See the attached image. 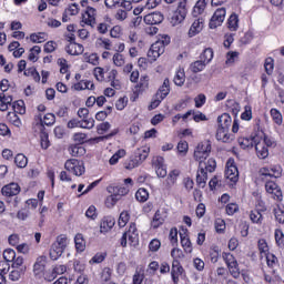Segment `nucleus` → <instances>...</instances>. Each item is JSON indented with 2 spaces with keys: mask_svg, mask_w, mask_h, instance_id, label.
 I'll return each mask as SVG.
<instances>
[{
  "mask_svg": "<svg viewBox=\"0 0 284 284\" xmlns=\"http://www.w3.org/2000/svg\"><path fill=\"white\" fill-rule=\"evenodd\" d=\"M216 170V160L209 159L207 162L199 163V170L196 173V185L199 187H205L207 185V172L212 173Z\"/></svg>",
  "mask_w": 284,
  "mask_h": 284,
  "instance_id": "f257e3e1",
  "label": "nucleus"
},
{
  "mask_svg": "<svg viewBox=\"0 0 284 284\" xmlns=\"http://www.w3.org/2000/svg\"><path fill=\"white\" fill-rule=\"evenodd\" d=\"M165 45H170V37L168 36L162 37V39H159L151 45L150 50L148 51V58L150 59L151 63L152 61H156V59H159V57L165 52Z\"/></svg>",
  "mask_w": 284,
  "mask_h": 284,
  "instance_id": "f03ea898",
  "label": "nucleus"
},
{
  "mask_svg": "<svg viewBox=\"0 0 284 284\" xmlns=\"http://www.w3.org/2000/svg\"><path fill=\"white\" fill-rule=\"evenodd\" d=\"M128 240L130 245L136 247L139 245V229H136V223L132 222L126 232L123 233L120 245L122 247H128Z\"/></svg>",
  "mask_w": 284,
  "mask_h": 284,
  "instance_id": "7ed1b4c3",
  "label": "nucleus"
},
{
  "mask_svg": "<svg viewBox=\"0 0 284 284\" xmlns=\"http://www.w3.org/2000/svg\"><path fill=\"white\" fill-rule=\"evenodd\" d=\"M187 17V0H179L178 9L170 17L171 26H179Z\"/></svg>",
  "mask_w": 284,
  "mask_h": 284,
  "instance_id": "20e7f679",
  "label": "nucleus"
},
{
  "mask_svg": "<svg viewBox=\"0 0 284 284\" xmlns=\"http://www.w3.org/2000/svg\"><path fill=\"white\" fill-rule=\"evenodd\" d=\"M210 152H212V144L210 141L199 143L194 151L195 161H199V163H207V156H210Z\"/></svg>",
  "mask_w": 284,
  "mask_h": 284,
  "instance_id": "39448f33",
  "label": "nucleus"
},
{
  "mask_svg": "<svg viewBox=\"0 0 284 284\" xmlns=\"http://www.w3.org/2000/svg\"><path fill=\"white\" fill-rule=\"evenodd\" d=\"M130 192V189L125 186H114L113 194L105 200L106 207H114L116 202L121 201V196H125Z\"/></svg>",
  "mask_w": 284,
  "mask_h": 284,
  "instance_id": "423d86ee",
  "label": "nucleus"
},
{
  "mask_svg": "<svg viewBox=\"0 0 284 284\" xmlns=\"http://www.w3.org/2000/svg\"><path fill=\"white\" fill-rule=\"evenodd\" d=\"M64 168L75 176H83V174H85V166H83V162H80L77 159L67 160Z\"/></svg>",
  "mask_w": 284,
  "mask_h": 284,
  "instance_id": "0eeeda50",
  "label": "nucleus"
},
{
  "mask_svg": "<svg viewBox=\"0 0 284 284\" xmlns=\"http://www.w3.org/2000/svg\"><path fill=\"white\" fill-rule=\"evenodd\" d=\"M225 14H226L225 8H219L212 16L209 22V28H211V30H216V28H219L220 26H223V22L225 21Z\"/></svg>",
  "mask_w": 284,
  "mask_h": 284,
  "instance_id": "6e6552de",
  "label": "nucleus"
},
{
  "mask_svg": "<svg viewBox=\"0 0 284 284\" xmlns=\"http://www.w3.org/2000/svg\"><path fill=\"white\" fill-rule=\"evenodd\" d=\"M265 190L268 194H273L275 201H283V191L276 182L266 180Z\"/></svg>",
  "mask_w": 284,
  "mask_h": 284,
  "instance_id": "1a4fd4ad",
  "label": "nucleus"
},
{
  "mask_svg": "<svg viewBox=\"0 0 284 284\" xmlns=\"http://www.w3.org/2000/svg\"><path fill=\"white\" fill-rule=\"evenodd\" d=\"M45 265H48V257L45 255L38 256L33 264L34 276H41L45 272Z\"/></svg>",
  "mask_w": 284,
  "mask_h": 284,
  "instance_id": "9d476101",
  "label": "nucleus"
},
{
  "mask_svg": "<svg viewBox=\"0 0 284 284\" xmlns=\"http://www.w3.org/2000/svg\"><path fill=\"white\" fill-rule=\"evenodd\" d=\"M148 88H150V75L144 74L141 75L140 81L135 84L133 92L139 97V94H143Z\"/></svg>",
  "mask_w": 284,
  "mask_h": 284,
  "instance_id": "9b49d317",
  "label": "nucleus"
},
{
  "mask_svg": "<svg viewBox=\"0 0 284 284\" xmlns=\"http://www.w3.org/2000/svg\"><path fill=\"white\" fill-rule=\"evenodd\" d=\"M64 50L71 57H79V55L83 54L85 48H83V44H81V43L72 42V43L67 44Z\"/></svg>",
  "mask_w": 284,
  "mask_h": 284,
  "instance_id": "f8f14e48",
  "label": "nucleus"
},
{
  "mask_svg": "<svg viewBox=\"0 0 284 284\" xmlns=\"http://www.w3.org/2000/svg\"><path fill=\"white\" fill-rule=\"evenodd\" d=\"M215 138L222 143H232L234 141V134H230V130L221 129L220 126H217Z\"/></svg>",
  "mask_w": 284,
  "mask_h": 284,
  "instance_id": "ddd939ff",
  "label": "nucleus"
},
{
  "mask_svg": "<svg viewBox=\"0 0 284 284\" xmlns=\"http://www.w3.org/2000/svg\"><path fill=\"white\" fill-rule=\"evenodd\" d=\"M184 270L181 265V262L179 260H173L172 262V268H171V276L174 284H179V276L183 274Z\"/></svg>",
  "mask_w": 284,
  "mask_h": 284,
  "instance_id": "4468645a",
  "label": "nucleus"
},
{
  "mask_svg": "<svg viewBox=\"0 0 284 284\" xmlns=\"http://www.w3.org/2000/svg\"><path fill=\"white\" fill-rule=\"evenodd\" d=\"M3 196H17L21 192V186L19 184L12 182L7 184L1 190Z\"/></svg>",
  "mask_w": 284,
  "mask_h": 284,
  "instance_id": "2eb2a0df",
  "label": "nucleus"
},
{
  "mask_svg": "<svg viewBox=\"0 0 284 284\" xmlns=\"http://www.w3.org/2000/svg\"><path fill=\"white\" fill-rule=\"evenodd\" d=\"M163 19L161 12H153L144 17V23H146V26H159V23H163Z\"/></svg>",
  "mask_w": 284,
  "mask_h": 284,
  "instance_id": "dca6fc26",
  "label": "nucleus"
},
{
  "mask_svg": "<svg viewBox=\"0 0 284 284\" xmlns=\"http://www.w3.org/2000/svg\"><path fill=\"white\" fill-rule=\"evenodd\" d=\"M36 119L40 122V130H44V125H54L57 122V118L53 113H47L43 118L41 114H39L36 116Z\"/></svg>",
  "mask_w": 284,
  "mask_h": 284,
  "instance_id": "f3484780",
  "label": "nucleus"
},
{
  "mask_svg": "<svg viewBox=\"0 0 284 284\" xmlns=\"http://www.w3.org/2000/svg\"><path fill=\"white\" fill-rule=\"evenodd\" d=\"M97 9L88 7L85 13L82 16V21L87 26H92L97 21Z\"/></svg>",
  "mask_w": 284,
  "mask_h": 284,
  "instance_id": "a211bd4d",
  "label": "nucleus"
},
{
  "mask_svg": "<svg viewBox=\"0 0 284 284\" xmlns=\"http://www.w3.org/2000/svg\"><path fill=\"white\" fill-rule=\"evenodd\" d=\"M115 221L112 217H103L100 223L101 234H108L114 227Z\"/></svg>",
  "mask_w": 284,
  "mask_h": 284,
  "instance_id": "6ab92c4d",
  "label": "nucleus"
},
{
  "mask_svg": "<svg viewBox=\"0 0 284 284\" xmlns=\"http://www.w3.org/2000/svg\"><path fill=\"white\" fill-rule=\"evenodd\" d=\"M219 126L222 130H230L232 126V116L229 113H223L217 118Z\"/></svg>",
  "mask_w": 284,
  "mask_h": 284,
  "instance_id": "aec40b11",
  "label": "nucleus"
},
{
  "mask_svg": "<svg viewBox=\"0 0 284 284\" xmlns=\"http://www.w3.org/2000/svg\"><path fill=\"white\" fill-rule=\"evenodd\" d=\"M148 156H150V148L143 146L134 152L133 159H135V161H138V163L141 165V163L148 159Z\"/></svg>",
  "mask_w": 284,
  "mask_h": 284,
  "instance_id": "412c9836",
  "label": "nucleus"
},
{
  "mask_svg": "<svg viewBox=\"0 0 284 284\" xmlns=\"http://www.w3.org/2000/svg\"><path fill=\"white\" fill-rule=\"evenodd\" d=\"M63 252H65V248L53 243L50 247L49 256L51 261H58L63 255Z\"/></svg>",
  "mask_w": 284,
  "mask_h": 284,
  "instance_id": "4be33fe9",
  "label": "nucleus"
},
{
  "mask_svg": "<svg viewBox=\"0 0 284 284\" xmlns=\"http://www.w3.org/2000/svg\"><path fill=\"white\" fill-rule=\"evenodd\" d=\"M225 176L233 183H236V181H239V169L236 165H227L225 170Z\"/></svg>",
  "mask_w": 284,
  "mask_h": 284,
  "instance_id": "5701e85b",
  "label": "nucleus"
},
{
  "mask_svg": "<svg viewBox=\"0 0 284 284\" xmlns=\"http://www.w3.org/2000/svg\"><path fill=\"white\" fill-rule=\"evenodd\" d=\"M181 237V245L186 254H192V241H190V237L187 236V233L184 231V233H180Z\"/></svg>",
  "mask_w": 284,
  "mask_h": 284,
  "instance_id": "b1692460",
  "label": "nucleus"
},
{
  "mask_svg": "<svg viewBox=\"0 0 284 284\" xmlns=\"http://www.w3.org/2000/svg\"><path fill=\"white\" fill-rule=\"evenodd\" d=\"M165 213L161 212L160 210H158L153 216V221L151 223L152 227H154V230H156V227H161V225H163V223H165Z\"/></svg>",
  "mask_w": 284,
  "mask_h": 284,
  "instance_id": "393cba45",
  "label": "nucleus"
},
{
  "mask_svg": "<svg viewBox=\"0 0 284 284\" xmlns=\"http://www.w3.org/2000/svg\"><path fill=\"white\" fill-rule=\"evenodd\" d=\"M266 209H255L251 211L250 219L252 223H255L256 225H263V214L261 212H265Z\"/></svg>",
  "mask_w": 284,
  "mask_h": 284,
  "instance_id": "a878e982",
  "label": "nucleus"
},
{
  "mask_svg": "<svg viewBox=\"0 0 284 284\" xmlns=\"http://www.w3.org/2000/svg\"><path fill=\"white\" fill-rule=\"evenodd\" d=\"M179 176H181V171L180 170H172L166 179V187H173V185H176V181L179 180Z\"/></svg>",
  "mask_w": 284,
  "mask_h": 284,
  "instance_id": "bb28decb",
  "label": "nucleus"
},
{
  "mask_svg": "<svg viewBox=\"0 0 284 284\" xmlns=\"http://www.w3.org/2000/svg\"><path fill=\"white\" fill-rule=\"evenodd\" d=\"M255 150L258 159H267L270 156V150L265 146V143L257 142Z\"/></svg>",
  "mask_w": 284,
  "mask_h": 284,
  "instance_id": "cd10ccee",
  "label": "nucleus"
},
{
  "mask_svg": "<svg viewBox=\"0 0 284 284\" xmlns=\"http://www.w3.org/2000/svg\"><path fill=\"white\" fill-rule=\"evenodd\" d=\"M273 213L275 216V221H277V223H280L281 225H284V205L276 204V206L273 209Z\"/></svg>",
  "mask_w": 284,
  "mask_h": 284,
  "instance_id": "c85d7f7f",
  "label": "nucleus"
},
{
  "mask_svg": "<svg viewBox=\"0 0 284 284\" xmlns=\"http://www.w3.org/2000/svg\"><path fill=\"white\" fill-rule=\"evenodd\" d=\"M239 14L232 13L227 19V28L231 32H236L239 30Z\"/></svg>",
  "mask_w": 284,
  "mask_h": 284,
  "instance_id": "c756f323",
  "label": "nucleus"
},
{
  "mask_svg": "<svg viewBox=\"0 0 284 284\" xmlns=\"http://www.w3.org/2000/svg\"><path fill=\"white\" fill-rule=\"evenodd\" d=\"M270 114H271V119L273 121V123H275V125H283V113H281V111H278V109H271L270 110Z\"/></svg>",
  "mask_w": 284,
  "mask_h": 284,
  "instance_id": "7c9ffc66",
  "label": "nucleus"
},
{
  "mask_svg": "<svg viewBox=\"0 0 284 284\" xmlns=\"http://www.w3.org/2000/svg\"><path fill=\"white\" fill-rule=\"evenodd\" d=\"M201 30H203V21H201V19H197L192 23L189 30V37H196V34H199Z\"/></svg>",
  "mask_w": 284,
  "mask_h": 284,
  "instance_id": "2f4dec72",
  "label": "nucleus"
},
{
  "mask_svg": "<svg viewBox=\"0 0 284 284\" xmlns=\"http://www.w3.org/2000/svg\"><path fill=\"white\" fill-rule=\"evenodd\" d=\"M28 270L27 266H22L20 268H16L13 271L10 272L9 274V280L17 282L21 278V276H23V274H26V271Z\"/></svg>",
  "mask_w": 284,
  "mask_h": 284,
  "instance_id": "473e14b6",
  "label": "nucleus"
},
{
  "mask_svg": "<svg viewBox=\"0 0 284 284\" xmlns=\"http://www.w3.org/2000/svg\"><path fill=\"white\" fill-rule=\"evenodd\" d=\"M158 97L160 99H165V97H168V94H170V79H164V82L162 84V87L159 89V91L156 92Z\"/></svg>",
  "mask_w": 284,
  "mask_h": 284,
  "instance_id": "72a5a7b5",
  "label": "nucleus"
},
{
  "mask_svg": "<svg viewBox=\"0 0 284 284\" xmlns=\"http://www.w3.org/2000/svg\"><path fill=\"white\" fill-rule=\"evenodd\" d=\"M214 59V50L212 48H206L200 54V60H202L206 65Z\"/></svg>",
  "mask_w": 284,
  "mask_h": 284,
  "instance_id": "f704fd0d",
  "label": "nucleus"
},
{
  "mask_svg": "<svg viewBox=\"0 0 284 284\" xmlns=\"http://www.w3.org/2000/svg\"><path fill=\"white\" fill-rule=\"evenodd\" d=\"M206 6H207L206 0H199L193 8V17H199V14H203Z\"/></svg>",
  "mask_w": 284,
  "mask_h": 284,
  "instance_id": "c9c22d12",
  "label": "nucleus"
},
{
  "mask_svg": "<svg viewBox=\"0 0 284 284\" xmlns=\"http://www.w3.org/2000/svg\"><path fill=\"white\" fill-rule=\"evenodd\" d=\"M74 243L77 252H85V240L83 239V234L78 233L74 237Z\"/></svg>",
  "mask_w": 284,
  "mask_h": 284,
  "instance_id": "e433bc0d",
  "label": "nucleus"
},
{
  "mask_svg": "<svg viewBox=\"0 0 284 284\" xmlns=\"http://www.w3.org/2000/svg\"><path fill=\"white\" fill-rule=\"evenodd\" d=\"M205 65H207V64L204 61L197 60V61L191 63L190 70L194 74H197V72H203V70H205Z\"/></svg>",
  "mask_w": 284,
  "mask_h": 284,
  "instance_id": "4c0bfd02",
  "label": "nucleus"
},
{
  "mask_svg": "<svg viewBox=\"0 0 284 284\" xmlns=\"http://www.w3.org/2000/svg\"><path fill=\"white\" fill-rule=\"evenodd\" d=\"M69 152L71 156H83L85 154V148L81 146V144L71 145Z\"/></svg>",
  "mask_w": 284,
  "mask_h": 284,
  "instance_id": "58836bf2",
  "label": "nucleus"
},
{
  "mask_svg": "<svg viewBox=\"0 0 284 284\" xmlns=\"http://www.w3.org/2000/svg\"><path fill=\"white\" fill-rule=\"evenodd\" d=\"M175 85L180 88L185 83V71L183 69H179L173 79Z\"/></svg>",
  "mask_w": 284,
  "mask_h": 284,
  "instance_id": "ea45409f",
  "label": "nucleus"
},
{
  "mask_svg": "<svg viewBox=\"0 0 284 284\" xmlns=\"http://www.w3.org/2000/svg\"><path fill=\"white\" fill-rule=\"evenodd\" d=\"M135 199L139 203H145L150 199V193L145 189H139L135 193Z\"/></svg>",
  "mask_w": 284,
  "mask_h": 284,
  "instance_id": "a19ab883",
  "label": "nucleus"
},
{
  "mask_svg": "<svg viewBox=\"0 0 284 284\" xmlns=\"http://www.w3.org/2000/svg\"><path fill=\"white\" fill-rule=\"evenodd\" d=\"M222 258L225 262L226 266L230 267L232 265H236L239 262L236 261V257L232 253L223 252Z\"/></svg>",
  "mask_w": 284,
  "mask_h": 284,
  "instance_id": "79ce46f5",
  "label": "nucleus"
},
{
  "mask_svg": "<svg viewBox=\"0 0 284 284\" xmlns=\"http://www.w3.org/2000/svg\"><path fill=\"white\" fill-rule=\"evenodd\" d=\"M40 145L42 150H48L50 148V138L48 135V132L41 130L40 132Z\"/></svg>",
  "mask_w": 284,
  "mask_h": 284,
  "instance_id": "37998d69",
  "label": "nucleus"
},
{
  "mask_svg": "<svg viewBox=\"0 0 284 284\" xmlns=\"http://www.w3.org/2000/svg\"><path fill=\"white\" fill-rule=\"evenodd\" d=\"M237 141L242 150H248L250 148H254V140L252 138H239Z\"/></svg>",
  "mask_w": 284,
  "mask_h": 284,
  "instance_id": "c03bdc74",
  "label": "nucleus"
},
{
  "mask_svg": "<svg viewBox=\"0 0 284 284\" xmlns=\"http://www.w3.org/2000/svg\"><path fill=\"white\" fill-rule=\"evenodd\" d=\"M18 113L13 112H9L7 114V119L9 121V123H12V125H14L16 128H21V119H19V115H17Z\"/></svg>",
  "mask_w": 284,
  "mask_h": 284,
  "instance_id": "a18cd8bd",
  "label": "nucleus"
},
{
  "mask_svg": "<svg viewBox=\"0 0 284 284\" xmlns=\"http://www.w3.org/2000/svg\"><path fill=\"white\" fill-rule=\"evenodd\" d=\"M14 163H16L17 168H21V169L27 168L28 158L26 155H23L22 153H19L14 158Z\"/></svg>",
  "mask_w": 284,
  "mask_h": 284,
  "instance_id": "49530a36",
  "label": "nucleus"
},
{
  "mask_svg": "<svg viewBox=\"0 0 284 284\" xmlns=\"http://www.w3.org/2000/svg\"><path fill=\"white\" fill-rule=\"evenodd\" d=\"M106 257H108V253H106V252H100V253H97V254L89 261V263H90V265L103 263V261H105Z\"/></svg>",
  "mask_w": 284,
  "mask_h": 284,
  "instance_id": "de8ad7c7",
  "label": "nucleus"
},
{
  "mask_svg": "<svg viewBox=\"0 0 284 284\" xmlns=\"http://www.w3.org/2000/svg\"><path fill=\"white\" fill-rule=\"evenodd\" d=\"M123 156H125V150H118L109 160L110 165H116V163H119V159H123Z\"/></svg>",
  "mask_w": 284,
  "mask_h": 284,
  "instance_id": "09e8293b",
  "label": "nucleus"
},
{
  "mask_svg": "<svg viewBox=\"0 0 284 284\" xmlns=\"http://www.w3.org/2000/svg\"><path fill=\"white\" fill-rule=\"evenodd\" d=\"M101 284L102 283H110L111 278H112V268L110 267H104L101 272Z\"/></svg>",
  "mask_w": 284,
  "mask_h": 284,
  "instance_id": "8fccbe9b",
  "label": "nucleus"
},
{
  "mask_svg": "<svg viewBox=\"0 0 284 284\" xmlns=\"http://www.w3.org/2000/svg\"><path fill=\"white\" fill-rule=\"evenodd\" d=\"M23 100H18L12 103V110L13 112L18 114H26V106H23Z\"/></svg>",
  "mask_w": 284,
  "mask_h": 284,
  "instance_id": "3c124183",
  "label": "nucleus"
},
{
  "mask_svg": "<svg viewBox=\"0 0 284 284\" xmlns=\"http://www.w3.org/2000/svg\"><path fill=\"white\" fill-rule=\"evenodd\" d=\"M169 240L171 245H173V247L175 245H179V230L176 227H172L170 230Z\"/></svg>",
  "mask_w": 284,
  "mask_h": 284,
  "instance_id": "603ef678",
  "label": "nucleus"
},
{
  "mask_svg": "<svg viewBox=\"0 0 284 284\" xmlns=\"http://www.w3.org/2000/svg\"><path fill=\"white\" fill-rule=\"evenodd\" d=\"M275 242L277 247H284V233L283 230L276 229L274 232Z\"/></svg>",
  "mask_w": 284,
  "mask_h": 284,
  "instance_id": "864d4df0",
  "label": "nucleus"
},
{
  "mask_svg": "<svg viewBox=\"0 0 284 284\" xmlns=\"http://www.w3.org/2000/svg\"><path fill=\"white\" fill-rule=\"evenodd\" d=\"M80 128L84 130H92L94 128V119L92 118H84L80 120Z\"/></svg>",
  "mask_w": 284,
  "mask_h": 284,
  "instance_id": "5fc2aeb1",
  "label": "nucleus"
},
{
  "mask_svg": "<svg viewBox=\"0 0 284 284\" xmlns=\"http://www.w3.org/2000/svg\"><path fill=\"white\" fill-rule=\"evenodd\" d=\"M3 258L7 263H12V261L17 258V252H14L12 248H7L3 252Z\"/></svg>",
  "mask_w": 284,
  "mask_h": 284,
  "instance_id": "6e6d98bb",
  "label": "nucleus"
},
{
  "mask_svg": "<svg viewBox=\"0 0 284 284\" xmlns=\"http://www.w3.org/2000/svg\"><path fill=\"white\" fill-rule=\"evenodd\" d=\"M45 37H48V34L43 32L32 33L30 36V40L32 41V43H43V41H45Z\"/></svg>",
  "mask_w": 284,
  "mask_h": 284,
  "instance_id": "4d7b16f0",
  "label": "nucleus"
},
{
  "mask_svg": "<svg viewBox=\"0 0 284 284\" xmlns=\"http://www.w3.org/2000/svg\"><path fill=\"white\" fill-rule=\"evenodd\" d=\"M113 63L116 68H123V65H125V57L121 53H114Z\"/></svg>",
  "mask_w": 284,
  "mask_h": 284,
  "instance_id": "13d9d810",
  "label": "nucleus"
},
{
  "mask_svg": "<svg viewBox=\"0 0 284 284\" xmlns=\"http://www.w3.org/2000/svg\"><path fill=\"white\" fill-rule=\"evenodd\" d=\"M129 221H130V212L123 211L120 214L119 222H118L120 227H125V225H128Z\"/></svg>",
  "mask_w": 284,
  "mask_h": 284,
  "instance_id": "bf43d9fd",
  "label": "nucleus"
},
{
  "mask_svg": "<svg viewBox=\"0 0 284 284\" xmlns=\"http://www.w3.org/2000/svg\"><path fill=\"white\" fill-rule=\"evenodd\" d=\"M227 268H229L231 276H233V278L241 277V268H239V262L236 264L227 266Z\"/></svg>",
  "mask_w": 284,
  "mask_h": 284,
  "instance_id": "052dcab7",
  "label": "nucleus"
},
{
  "mask_svg": "<svg viewBox=\"0 0 284 284\" xmlns=\"http://www.w3.org/2000/svg\"><path fill=\"white\" fill-rule=\"evenodd\" d=\"M26 77H32L33 80L39 83L41 81V75L39 74V71L34 68H30L29 70L24 71Z\"/></svg>",
  "mask_w": 284,
  "mask_h": 284,
  "instance_id": "680f3d73",
  "label": "nucleus"
},
{
  "mask_svg": "<svg viewBox=\"0 0 284 284\" xmlns=\"http://www.w3.org/2000/svg\"><path fill=\"white\" fill-rule=\"evenodd\" d=\"M265 72L268 74V77L274 72V59L266 58L264 63Z\"/></svg>",
  "mask_w": 284,
  "mask_h": 284,
  "instance_id": "e2e57ef3",
  "label": "nucleus"
},
{
  "mask_svg": "<svg viewBox=\"0 0 284 284\" xmlns=\"http://www.w3.org/2000/svg\"><path fill=\"white\" fill-rule=\"evenodd\" d=\"M73 141L79 143V145H83L88 141V134L85 133H74Z\"/></svg>",
  "mask_w": 284,
  "mask_h": 284,
  "instance_id": "0e129e2a",
  "label": "nucleus"
},
{
  "mask_svg": "<svg viewBox=\"0 0 284 284\" xmlns=\"http://www.w3.org/2000/svg\"><path fill=\"white\" fill-rule=\"evenodd\" d=\"M257 247L261 254H267V252H270V246H267V241H265L264 239L258 240Z\"/></svg>",
  "mask_w": 284,
  "mask_h": 284,
  "instance_id": "69168bd1",
  "label": "nucleus"
},
{
  "mask_svg": "<svg viewBox=\"0 0 284 284\" xmlns=\"http://www.w3.org/2000/svg\"><path fill=\"white\" fill-rule=\"evenodd\" d=\"M110 128H112L110 122H102L97 126V132H98V134H105V132H108V130H110Z\"/></svg>",
  "mask_w": 284,
  "mask_h": 284,
  "instance_id": "338daca9",
  "label": "nucleus"
},
{
  "mask_svg": "<svg viewBox=\"0 0 284 284\" xmlns=\"http://www.w3.org/2000/svg\"><path fill=\"white\" fill-rule=\"evenodd\" d=\"M143 278H145V275L143 273H140L139 271H135L133 275V284H142Z\"/></svg>",
  "mask_w": 284,
  "mask_h": 284,
  "instance_id": "774afa93",
  "label": "nucleus"
}]
</instances>
